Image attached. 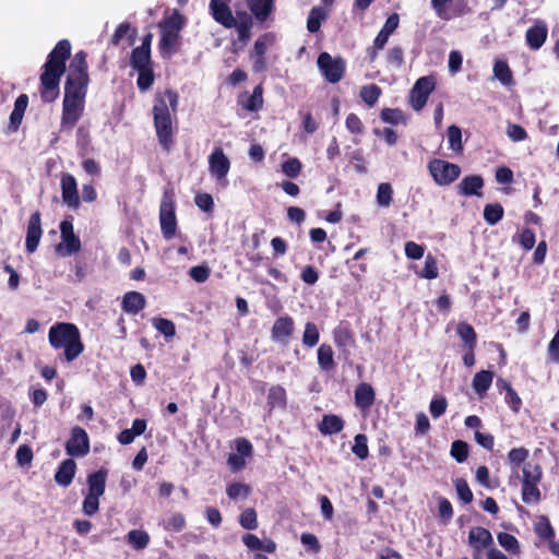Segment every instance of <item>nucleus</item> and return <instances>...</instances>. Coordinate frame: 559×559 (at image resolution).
<instances>
[{
  "mask_svg": "<svg viewBox=\"0 0 559 559\" xmlns=\"http://www.w3.org/2000/svg\"><path fill=\"white\" fill-rule=\"evenodd\" d=\"M107 472L99 469L87 477V492L84 497L82 510L86 515L95 514L99 509V498L106 488Z\"/></svg>",
  "mask_w": 559,
  "mask_h": 559,
  "instance_id": "nucleus-5",
  "label": "nucleus"
},
{
  "mask_svg": "<svg viewBox=\"0 0 559 559\" xmlns=\"http://www.w3.org/2000/svg\"><path fill=\"white\" fill-rule=\"evenodd\" d=\"M483 186V178L480 176L473 175L464 177L457 188L461 195L471 197L477 194Z\"/></svg>",
  "mask_w": 559,
  "mask_h": 559,
  "instance_id": "nucleus-29",
  "label": "nucleus"
},
{
  "mask_svg": "<svg viewBox=\"0 0 559 559\" xmlns=\"http://www.w3.org/2000/svg\"><path fill=\"white\" fill-rule=\"evenodd\" d=\"M130 66L138 72L136 84L141 92H146L154 83L151 52L134 48L130 56Z\"/></svg>",
  "mask_w": 559,
  "mask_h": 559,
  "instance_id": "nucleus-4",
  "label": "nucleus"
},
{
  "mask_svg": "<svg viewBox=\"0 0 559 559\" xmlns=\"http://www.w3.org/2000/svg\"><path fill=\"white\" fill-rule=\"evenodd\" d=\"M210 11L213 19L227 28H233L236 24L237 15L234 16L229 7L222 0H211Z\"/></svg>",
  "mask_w": 559,
  "mask_h": 559,
  "instance_id": "nucleus-18",
  "label": "nucleus"
},
{
  "mask_svg": "<svg viewBox=\"0 0 559 559\" xmlns=\"http://www.w3.org/2000/svg\"><path fill=\"white\" fill-rule=\"evenodd\" d=\"M153 326L162 333L166 338L174 337L176 334V326L173 321L164 318H154L152 320Z\"/></svg>",
  "mask_w": 559,
  "mask_h": 559,
  "instance_id": "nucleus-53",
  "label": "nucleus"
},
{
  "mask_svg": "<svg viewBox=\"0 0 559 559\" xmlns=\"http://www.w3.org/2000/svg\"><path fill=\"white\" fill-rule=\"evenodd\" d=\"M428 170L438 186H449L461 175L460 166L438 158L428 163Z\"/></svg>",
  "mask_w": 559,
  "mask_h": 559,
  "instance_id": "nucleus-8",
  "label": "nucleus"
},
{
  "mask_svg": "<svg viewBox=\"0 0 559 559\" xmlns=\"http://www.w3.org/2000/svg\"><path fill=\"white\" fill-rule=\"evenodd\" d=\"M68 78L85 79L88 80L87 75V62H86V53L83 51H79L73 57L70 67Z\"/></svg>",
  "mask_w": 559,
  "mask_h": 559,
  "instance_id": "nucleus-26",
  "label": "nucleus"
},
{
  "mask_svg": "<svg viewBox=\"0 0 559 559\" xmlns=\"http://www.w3.org/2000/svg\"><path fill=\"white\" fill-rule=\"evenodd\" d=\"M301 168V162L296 157L288 158L282 164V171L289 178H296L300 174Z\"/></svg>",
  "mask_w": 559,
  "mask_h": 559,
  "instance_id": "nucleus-58",
  "label": "nucleus"
},
{
  "mask_svg": "<svg viewBox=\"0 0 559 559\" xmlns=\"http://www.w3.org/2000/svg\"><path fill=\"white\" fill-rule=\"evenodd\" d=\"M84 100L63 98L61 128L71 130L82 116Z\"/></svg>",
  "mask_w": 559,
  "mask_h": 559,
  "instance_id": "nucleus-12",
  "label": "nucleus"
},
{
  "mask_svg": "<svg viewBox=\"0 0 559 559\" xmlns=\"http://www.w3.org/2000/svg\"><path fill=\"white\" fill-rule=\"evenodd\" d=\"M27 104L28 98L26 95L22 94L16 98L14 109L10 115V124L13 130H16L21 124Z\"/></svg>",
  "mask_w": 559,
  "mask_h": 559,
  "instance_id": "nucleus-34",
  "label": "nucleus"
},
{
  "mask_svg": "<svg viewBox=\"0 0 559 559\" xmlns=\"http://www.w3.org/2000/svg\"><path fill=\"white\" fill-rule=\"evenodd\" d=\"M61 195L69 207L78 209L80 206L76 179L71 174H63L61 177Z\"/></svg>",
  "mask_w": 559,
  "mask_h": 559,
  "instance_id": "nucleus-16",
  "label": "nucleus"
},
{
  "mask_svg": "<svg viewBox=\"0 0 559 559\" xmlns=\"http://www.w3.org/2000/svg\"><path fill=\"white\" fill-rule=\"evenodd\" d=\"M450 453L453 459L462 463L468 456V444L462 440H456L452 443Z\"/></svg>",
  "mask_w": 559,
  "mask_h": 559,
  "instance_id": "nucleus-57",
  "label": "nucleus"
},
{
  "mask_svg": "<svg viewBox=\"0 0 559 559\" xmlns=\"http://www.w3.org/2000/svg\"><path fill=\"white\" fill-rule=\"evenodd\" d=\"M468 544L473 549L474 559H477L483 550L490 549L495 543L491 533L487 528L475 526L468 532Z\"/></svg>",
  "mask_w": 559,
  "mask_h": 559,
  "instance_id": "nucleus-11",
  "label": "nucleus"
},
{
  "mask_svg": "<svg viewBox=\"0 0 559 559\" xmlns=\"http://www.w3.org/2000/svg\"><path fill=\"white\" fill-rule=\"evenodd\" d=\"M499 545L510 555H519L521 552L519 540L511 534L500 532L497 535Z\"/></svg>",
  "mask_w": 559,
  "mask_h": 559,
  "instance_id": "nucleus-41",
  "label": "nucleus"
},
{
  "mask_svg": "<svg viewBox=\"0 0 559 559\" xmlns=\"http://www.w3.org/2000/svg\"><path fill=\"white\" fill-rule=\"evenodd\" d=\"M319 338L320 333L317 325L312 322H307L302 334V344L311 348L318 344Z\"/></svg>",
  "mask_w": 559,
  "mask_h": 559,
  "instance_id": "nucleus-51",
  "label": "nucleus"
},
{
  "mask_svg": "<svg viewBox=\"0 0 559 559\" xmlns=\"http://www.w3.org/2000/svg\"><path fill=\"white\" fill-rule=\"evenodd\" d=\"M513 242L520 243L525 250H531L535 246V234L530 228H524L512 237Z\"/></svg>",
  "mask_w": 559,
  "mask_h": 559,
  "instance_id": "nucleus-52",
  "label": "nucleus"
},
{
  "mask_svg": "<svg viewBox=\"0 0 559 559\" xmlns=\"http://www.w3.org/2000/svg\"><path fill=\"white\" fill-rule=\"evenodd\" d=\"M258 21H265L273 10L274 0H246Z\"/></svg>",
  "mask_w": 559,
  "mask_h": 559,
  "instance_id": "nucleus-30",
  "label": "nucleus"
},
{
  "mask_svg": "<svg viewBox=\"0 0 559 559\" xmlns=\"http://www.w3.org/2000/svg\"><path fill=\"white\" fill-rule=\"evenodd\" d=\"M528 457V450L525 448H514L510 450L508 453V460L511 465V471L513 474L518 475L519 467L526 463V459Z\"/></svg>",
  "mask_w": 559,
  "mask_h": 559,
  "instance_id": "nucleus-40",
  "label": "nucleus"
},
{
  "mask_svg": "<svg viewBox=\"0 0 559 559\" xmlns=\"http://www.w3.org/2000/svg\"><path fill=\"white\" fill-rule=\"evenodd\" d=\"M542 468L538 464L526 462L522 465V484L539 483L542 480Z\"/></svg>",
  "mask_w": 559,
  "mask_h": 559,
  "instance_id": "nucleus-39",
  "label": "nucleus"
},
{
  "mask_svg": "<svg viewBox=\"0 0 559 559\" xmlns=\"http://www.w3.org/2000/svg\"><path fill=\"white\" fill-rule=\"evenodd\" d=\"M452 0H431V7L435 10L437 16L441 20L449 21L453 19V14L450 9L447 7L448 2Z\"/></svg>",
  "mask_w": 559,
  "mask_h": 559,
  "instance_id": "nucleus-59",
  "label": "nucleus"
},
{
  "mask_svg": "<svg viewBox=\"0 0 559 559\" xmlns=\"http://www.w3.org/2000/svg\"><path fill=\"white\" fill-rule=\"evenodd\" d=\"M317 64L319 71L329 83H337L344 76L346 63L341 57H333L329 52H321Z\"/></svg>",
  "mask_w": 559,
  "mask_h": 559,
  "instance_id": "nucleus-7",
  "label": "nucleus"
},
{
  "mask_svg": "<svg viewBox=\"0 0 559 559\" xmlns=\"http://www.w3.org/2000/svg\"><path fill=\"white\" fill-rule=\"evenodd\" d=\"M48 341L55 349L63 348L67 361H73L84 350L79 329L72 323L60 322L53 324L48 332Z\"/></svg>",
  "mask_w": 559,
  "mask_h": 559,
  "instance_id": "nucleus-3",
  "label": "nucleus"
},
{
  "mask_svg": "<svg viewBox=\"0 0 559 559\" xmlns=\"http://www.w3.org/2000/svg\"><path fill=\"white\" fill-rule=\"evenodd\" d=\"M503 207L499 203L487 204L484 209V218L487 224L493 226L503 217Z\"/></svg>",
  "mask_w": 559,
  "mask_h": 559,
  "instance_id": "nucleus-44",
  "label": "nucleus"
},
{
  "mask_svg": "<svg viewBox=\"0 0 559 559\" xmlns=\"http://www.w3.org/2000/svg\"><path fill=\"white\" fill-rule=\"evenodd\" d=\"M493 76L503 85H509L512 82V72L508 63L503 60H497L493 64Z\"/></svg>",
  "mask_w": 559,
  "mask_h": 559,
  "instance_id": "nucleus-43",
  "label": "nucleus"
},
{
  "mask_svg": "<svg viewBox=\"0 0 559 559\" xmlns=\"http://www.w3.org/2000/svg\"><path fill=\"white\" fill-rule=\"evenodd\" d=\"M507 135L513 142H521L527 139V132L523 127L509 122L507 126Z\"/></svg>",
  "mask_w": 559,
  "mask_h": 559,
  "instance_id": "nucleus-62",
  "label": "nucleus"
},
{
  "mask_svg": "<svg viewBox=\"0 0 559 559\" xmlns=\"http://www.w3.org/2000/svg\"><path fill=\"white\" fill-rule=\"evenodd\" d=\"M456 333L464 342L466 349H475L477 344V336L474 328L471 324L466 322H460L456 325Z\"/></svg>",
  "mask_w": 559,
  "mask_h": 559,
  "instance_id": "nucleus-32",
  "label": "nucleus"
},
{
  "mask_svg": "<svg viewBox=\"0 0 559 559\" xmlns=\"http://www.w3.org/2000/svg\"><path fill=\"white\" fill-rule=\"evenodd\" d=\"M354 441L355 442L352 448L353 453L360 460L367 459L369 454L367 437L362 433H359L355 437Z\"/></svg>",
  "mask_w": 559,
  "mask_h": 559,
  "instance_id": "nucleus-54",
  "label": "nucleus"
},
{
  "mask_svg": "<svg viewBox=\"0 0 559 559\" xmlns=\"http://www.w3.org/2000/svg\"><path fill=\"white\" fill-rule=\"evenodd\" d=\"M376 400L374 390L369 383H359L355 389V404L360 409H368Z\"/></svg>",
  "mask_w": 559,
  "mask_h": 559,
  "instance_id": "nucleus-22",
  "label": "nucleus"
},
{
  "mask_svg": "<svg viewBox=\"0 0 559 559\" xmlns=\"http://www.w3.org/2000/svg\"><path fill=\"white\" fill-rule=\"evenodd\" d=\"M145 307V297L139 292H129L123 296L122 309L127 313L136 314Z\"/></svg>",
  "mask_w": 559,
  "mask_h": 559,
  "instance_id": "nucleus-27",
  "label": "nucleus"
},
{
  "mask_svg": "<svg viewBox=\"0 0 559 559\" xmlns=\"http://www.w3.org/2000/svg\"><path fill=\"white\" fill-rule=\"evenodd\" d=\"M253 25L252 16L246 11H237L236 24L234 27L237 31L238 39L247 43L251 37V28Z\"/></svg>",
  "mask_w": 559,
  "mask_h": 559,
  "instance_id": "nucleus-24",
  "label": "nucleus"
},
{
  "mask_svg": "<svg viewBox=\"0 0 559 559\" xmlns=\"http://www.w3.org/2000/svg\"><path fill=\"white\" fill-rule=\"evenodd\" d=\"M67 453L71 456H84L90 451V440L86 431L74 427L71 437L66 443Z\"/></svg>",
  "mask_w": 559,
  "mask_h": 559,
  "instance_id": "nucleus-13",
  "label": "nucleus"
},
{
  "mask_svg": "<svg viewBox=\"0 0 559 559\" xmlns=\"http://www.w3.org/2000/svg\"><path fill=\"white\" fill-rule=\"evenodd\" d=\"M393 189L388 182H382L378 186L377 203L381 207H388L392 203Z\"/></svg>",
  "mask_w": 559,
  "mask_h": 559,
  "instance_id": "nucleus-50",
  "label": "nucleus"
},
{
  "mask_svg": "<svg viewBox=\"0 0 559 559\" xmlns=\"http://www.w3.org/2000/svg\"><path fill=\"white\" fill-rule=\"evenodd\" d=\"M275 43V35L265 33L261 35L254 43L253 53L255 56H264L267 49Z\"/></svg>",
  "mask_w": 559,
  "mask_h": 559,
  "instance_id": "nucleus-49",
  "label": "nucleus"
},
{
  "mask_svg": "<svg viewBox=\"0 0 559 559\" xmlns=\"http://www.w3.org/2000/svg\"><path fill=\"white\" fill-rule=\"evenodd\" d=\"M328 12L321 7H314L310 10L307 19V29L310 33H316L320 29L321 23L326 20Z\"/></svg>",
  "mask_w": 559,
  "mask_h": 559,
  "instance_id": "nucleus-35",
  "label": "nucleus"
},
{
  "mask_svg": "<svg viewBox=\"0 0 559 559\" xmlns=\"http://www.w3.org/2000/svg\"><path fill=\"white\" fill-rule=\"evenodd\" d=\"M240 525L246 530H254L258 526L257 513L252 508L246 509L239 519Z\"/></svg>",
  "mask_w": 559,
  "mask_h": 559,
  "instance_id": "nucleus-60",
  "label": "nucleus"
},
{
  "mask_svg": "<svg viewBox=\"0 0 559 559\" xmlns=\"http://www.w3.org/2000/svg\"><path fill=\"white\" fill-rule=\"evenodd\" d=\"M539 483L522 484V500L527 504H535L540 499V491L538 489Z\"/></svg>",
  "mask_w": 559,
  "mask_h": 559,
  "instance_id": "nucleus-45",
  "label": "nucleus"
},
{
  "mask_svg": "<svg viewBox=\"0 0 559 559\" xmlns=\"http://www.w3.org/2000/svg\"><path fill=\"white\" fill-rule=\"evenodd\" d=\"M41 221H40V214L39 212H35L31 215L28 219L27 225V233H26V250L29 253H33L36 251L39 240L41 238Z\"/></svg>",
  "mask_w": 559,
  "mask_h": 559,
  "instance_id": "nucleus-19",
  "label": "nucleus"
},
{
  "mask_svg": "<svg viewBox=\"0 0 559 559\" xmlns=\"http://www.w3.org/2000/svg\"><path fill=\"white\" fill-rule=\"evenodd\" d=\"M230 162L222 148H215L209 156V169L217 181H226Z\"/></svg>",
  "mask_w": 559,
  "mask_h": 559,
  "instance_id": "nucleus-14",
  "label": "nucleus"
},
{
  "mask_svg": "<svg viewBox=\"0 0 559 559\" xmlns=\"http://www.w3.org/2000/svg\"><path fill=\"white\" fill-rule=\"evenodd\" d=\"M438 265L437 260L431 254H428L425 260V266L420 271L419 276L427 278V280H433L438 277Z\"/></svg>",
  "mask_w": 559,
  "mask_h": 559,
  "instance_id": "nucleus-56",
  "label": "nucleus"
},
{
  "mask_svg": "<svg viewBox=\"0 0 559 559\" xmlns=\"http://www.w3.org/2000/svg\"><path fill=\"white\" fill-rule=\"evenodd\" d=\"M455 489H456V493H457L459 498L464 503L472 502V500H473V492L469 489L466 480H464L462 478L456 479L455 480Z\"/></svg>",
  "mask_w": 559,
  "mask_h": 559,
  "instance_id": "nucleus-63",
  "label": "nucleus"
},
{
  "mask_svg": "<svg viewBox=\"0 0 559 559\" xmlns=\"http://www.w3.org/2000/svg\"><path fill=\"white\" fill-rule=\"evenodd\" d=\"M344 428L343 419L333 414L324 415L319 424V431L324 436L338 433Z\"/></svg>",
  "mask_w": 559,
  "mask_h": 559,
  "instance_id": "nucleus-28",
  "label": "nucleus"
},
{
  "mask_svg": "<svg viewBox=\"0 0 559 559\" xmlns=\"http://www.w3.org/2000/svg\"><path fill=\"white\" fill-rule=\"evenodd\" d=\"M318 365L323 371H331L335 367L334 353L330 345L321 344L318 348Z\"/></svg>",
  "mask_w": 559,
  "mask_h": 559,
  "instance_id": "nucleus-33",
  "label": "nucleus"
},
{
  "mask_svg": "<svg viewBox=\"0 0 559 559\" xmlns=\"http://www.w3.org/2000/svg\"><path fill=\"white\" fill-rule=\"evenodd\" d=\"M269 405L274 407H285L286 406V391L284 388L280 385H274L270 389L267 395Z\"/></svg>",
  "mask_w": 559,
  "mask_h": 559,
  "instance_id": "nucleus-47",
  "label": "nucleus"
},
{
  "mask_svg": "<svg viewBox=\"0 0 559 559\" xmlns=\"http://www.w3.org/2000/svg\"><path fill=\"white\" fill-rule=\"evenodd\" d=\"M70 53L71 45L67 39L60 40L49 53L40 75V95L44 102L50 103L58 97L60 79Z\"/></svg>",
  "mask_w": 559,
  "mask_h": 559,
  "instance_id": "nucleus-1",
  "label": "nucleus"
},
{
  "mask_svg": "<svg viewBox=\"0 0 559 559\" xmlns=\"http://www.w3.org/2000/svg\"><path fill=\"white\" fill-rule=\"evenodd\" d=\"M405 255L412 260H419L424 257L425 247L416 243L415 241H407L405 243Z\"/></svg>",
  "mask_w": 559,
  "mask_h": 559,
  "instance_id": "nucleus-64",
  "label": "nucleus"
},
{
  "mask_svg": "<svg viewBox=\"0 0 559 559\" xmlns=\"http://www.w3.org/2000/svg\"><path fill=\"white\" fill-rule=\"evenodd\" d=\"M126 539L132 548L141 550L147 547L150 535L142 530H132L127 534Z\"/></svg>",
  "mask_w": 559,
  "mask_h": 559,
  "instance_id": "nucleus-38",
  "label": "nucleus"
},
{
  "mask_svg": "<svg viewBox=\"0 0 559 559\" xmlns=\"http://www.w3.org/2000/svg\"><path fill=\"white\" fill-rule=\"evenodd\" d=\"M294 332V320L288 317H280L275 320L272 328V338L281 344H288L289 337Z\"/></svg>",
  "mask_w": 559,
  "mask_h": 559,
  "instance_id": "nucleus-20",
  "label": "nucleus"
},
{
  "mask_svg": "<svg viewBox=\"0 0 559 559\" xmlns=\"http://www.w3.org/2000/svg\"><path fill=\"white\" fill-rule=\"evenodd\" d=\"M76 464L72 459L64 460L55 474V480L62 487H68L75 475Z\"/></svg>",
  "mask_w": 559,
  "mask_h": 559,
  "instance_id": "nucleus-23",
  "label": "nucleus"
},
{
  "mask_svg": "<svg viewBox=\"0 0 559 559\" xmlns=\"http://www.w3.org/2000/svg\"><path fill=\"white\" fill-rule=\"evenodd\" d=\"M241 106L248 111H257L263 105V88L257 85L251 95L247 96L245 100H240Z\"/></svg>",
  "mask_w": 559,
  "mask_h": 559,
  "instance_id": "nucleus-37",
  "label": "nucleus"
},
{
  "mask_svg": "<svg viewBox=\"0 0 559 559\" xmlns=\"http://www.w3.org/2000/svg\"><path fill=\"white\" fill-rule=\"evenodd\" d=\"M548 27L545 21L536 20L525 34L527 46L533 50H538L546 41Z\"/></svg>",
  "mask_w": 559,
  "mask_h": 559,
  "instance_id": "nucleus-17",
  "label": "nucleus"
},
{
  "mask_svg": "<svg viewBox=\"0 0 559 559\" xmlns=\"http://www.w3.org/2000/svg\"><path fill=\"white\" fill-rule=\"evenodd\" d=\"M61 242L57 246V252L61 257H69L81 249V241L73 231V225L70 221H62L60 224Z\"/></svg>",
  "mask_w": 559,
  "mask_h": 559,
  "instance_id": "nucleus-10",
  "label": "nucleus"
},
{
  "mask_svg": "<svg viewBox=\"0 0 559 559\" xmlns=\"http://www.w3.org/2000/svg\"><path fill=\"white\" fill-rule=\"evenodd\" d=\"M88 80L68 78L64 85V98L84 100Z\"/></svg>",
  "mask_w": 559,
  "mask_h": 559,
  "instance_id": "nucleus-21",
  "label": "nucleus"
},
{
  "mask_svg": "<svg viewBox=\"0 0 559 559\" xmlns=\"http://www.w3.org/2000/svg\"><path fill=\"white\" fill-rule=\"evenodd\" d=\"M435 86L436 81L432 76H423L416 81L409 94L411 105L416 111L424 108Z\"/></svg>",
  "mask_w": 559,
  "mask_h": 559,
  "instance_id": "nucleus-9",
  "label": "nucleus"
},
{
  "mask_svg": "<svg viewBox=\"0 0 559 559\" xmlns=\"http://www.w3.org/2000/svg\"><path fill=\"white\" fill-rule=\"evenodd\" d=\"M160 230L165 239L170 240L176 235L177 219L175 200L171 191H165L159 206Z\"/></svg>",
  "mask_w": 559,
  "mask_h": 559,
  "instance_id": "nucleus-6",
  "label": "nucleus"
},
{
  "mask_svg": "<svg viewBox=\"0 0 559 559\" xmlns=\"http://www.w3.org/2000/svg\"><path fill=\"white\" fill-rule=\"evenodd\" d=\"M449 147L455 152L461 153L463 151L462 145V131L457 126H450L447 132Z\"/></svg>",
  "mask_w": 559,
  "mask_h": 559,
  "instance_id": "nucleus-48",
  "label": "nucleus"
},
{
  "mask_svg": "<svg viewBox=\"0 0 559 559\" xmlns=\"http://www.w3.org/2000/svg\"><path fill=\"white\" fill-rule=\"evenodd\" d=\"M493 379V373L488 370H481L474 376L473 389L483 397L487 390L490 388Z\"/></svg>",
  "mask_w": 559,
  "mask_h": 559,
  "instance_id": "nucleus-31",
  "label": "nucleus"
},
{
  "mask_svg": "<svg viewBox=\"0 0 559 559\" xmlns=\"http://www.w3.org/2000/svg\"><path fill=\"white\" fill-rule=\"evenodd\" d=\"M536 534L543 539H552L555 531L546 516H542L535 525Z\"/></svg>",
  "mask_w": 559,
  "mask_h": 559,
  "instance_id": "nucleus-55",
  "label": "nucleus"
},
{
  "mask_svg": "<svg viewBox=\"0 0 559 559\" xmlns=\"http://www.w3.org/2000/svg\"><path fill=\"white\" fill-rule=\"evenodd\" d=\"M180 24L177 23L176 19H170L164 25H162V37L159 40V49L162 53L170 55L178 41V33Z\"/></svg>",
  "mask_w": 559,
  "mask_h": 559,
  "instance_id": "nucleus-15",
  "label": "nucleus"
},
{
  "mask_svg": "<svg viewBox=\"0 0 559 559\" xmlns=\"http://www.w3.org/2000/svg\"><path fill=\"white\" fill-rule=\"evenodd\" d=\"M242 543L250 550H261L267 554H273L276 550V544L272 539L267 538L262 540L258 536L250 533L242 536Z\"/></svg>",
  "mask_w": 559,
  "mask_h": 559,
  "instance_id": "nucleus-25",
  "label": "nucleus"
},
{
  "mask_svg": "<svg viewBox=\"0 0 559 559\" xmlns=\"http://www.w3.org/2000/svg\"><path fill=\"white\" fill-rule=\"evenodd\" d=\"M250 487L242 483H231L226 488V493L234 501L245 500L250 495Z\"/></svg>",
  "mask_w": 559,
  "mask_h": 559,
  "instance_id": "nucleus-42",
  "label": "nucleus"
},
{
  "mask_svg": "<svg viewBox=\"0 0 559 559\" xmlns=\"http://www.w3.org/2000/svg\"><path fill=\"white\" fill-rule=\"evenodd\" d=\"M448 402L445 397L439 396L431 400L429 412L433 418H439L447 411Z\"/></svg>",
  "mask_w": 559,
  "mask_h": 559,
  "instance_id": "nucleus-61",
  "label": "nucleus"
},
{
  "mask_svg": "<svg viewBox=\"0 0 559 559\" xmlns=\"http://www.w3.org/2000/svg\"><path fill=\"white\" fill-rule=\"evenodd\" d=\"M178 94L171 90L156 93L153 106L154 126L159 143L165 150L173 144L171 112L178 107Z\"/></svg>",
  "mask_w": 559,
  "mask_h": 559,
  "instance_id": "nucleus-2",
  "label": "nucleus"
},
{
  "mask_svg": "<svg viewBox=\"0 0 559 559\" xmlns=\"http://www.w3.org/2000/svg\"><path fill=\"white\" fill-rule=\"evenodd\" d=\"M359 95L369 107H372L381 95V88L376 84H368L360 88Z\"/></svg>",
  "mask_w": 559,
  "mask_h": 559,
  "instance_id": "nucleus-46",
  "label": "nucleus"
},
{
  "mask_svg": "<svg viewBox=\"0 0 559 559\" xmlns=\"http://www.w3.org/2000/svg\"><path fill=\"white\" fill-rule=\"evenodd\" d=\"M333 340L336 346L343 350L352 346L354 343L353 334L346 325H338L333 331Z\"/></svg>",
  "mask_w": 559,
  "mask_h": 559,
  "instance_id": "nucleus-36",
  "label": "nucleus"
}]
</instances>
